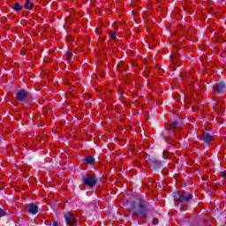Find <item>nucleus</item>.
Returning a JSON list of instances; mask_svg holds the SVG:
<instances>
[{
  "label": "nucleus",
  "instance_id": "obj_19",
  "mask_svg": "<svg viewBox=\"0 0 226 226\" xmlns=\"http://www.w3.org/2000/svg\"><path fill=\"white\" fill-rule=\"evenodd\" d=\"M165 151L163 152V158H164V160H167V156H165Z\"/></svg>",
  "mask_w": 226,
  "mask_h": 226
},
{
  "label": "nucleus",
  "instance_id": "obj_18",
  "mask_svg": "<svg viewBox=\"0 0 226 226\" xmlns=\"http://www.w3.org/2000/svg\"><path fill=\"white\" fill-rule=\"evenodd\" d=\"M52 226H59V223L57 222H54Z\"/></svg>",
  "mask_w": 226,
  "mask_h": 226
},
{
  "label": "nucleus",
  "instance_id": "obj_17",
  "mask_svg": "<svg viewBox=\"0 0 226 226\" xmlns=\"http://www.w3.org/2000/svg\"><path fill=\"white\" fill-rule=\"evenodd\" d=\"M153 223L154 225H158V219H154Z\"/></svg>",
  "mask_w": 226,
  "mask_h": 226
},
{
  "label": "nucleus",
  "instance_id": "obj_4",
  "mask_svg": "<svg viewBox=\"0 0 226 226\" xmlns=\"http://www.w3.org/2000/svg\"><path fill=\"white\" fill-rule=\"evenodd\" d=\"M64 216L68 226H77V221L72 213L64 214Z\"/></svg>",
  "mask_w": 226,
  "mask_h": 226
},
{
  "label": "nucleus",
  "instance_id": "obj_3",
  "mask_svg": "<svg viewBox=\"0 0 226 226\" xmlns=\"http://www.w3.org/2000/svg\"><path fill=\"white\" fill-rule=\"evenodd\" d=\"M193 195L190 193L180 194L178 192H174L175 200H179L180 202H188V200H192Z\"/></svg>",
  "mask_w": 226,
  "mask_h": 226
},
{
  "label": "nucleus",
  "instance_id": "obj_15",
  "mask_svg": "<svg viewBox=\"0 0 226 226\" xmlns=\"http://www.w3.org/2000/svg\"><path fill=\"white\" fill-rule=\"evenodd\" d=\"M72 57H73V54L72 53H67V59H72Z\"/></svg>",
  "mask_w": 226,
  "mask_h": 226
},
{
  "label": "nucleus",
  "instance_id": "obj_13",
  "mask_svg": "<svg viewBox=\"0 0 226 226\" xmlns=\"http://www.w3.org/2000/svg\"><path fill=\"white\" fill-rule=\"evenodd\" d=\"M5 215H6V212H4V210H3L2 208H0V217L5 216Z\"/></svg>",
  "mask_w": 226,
  "mask_h": 226
},
{
  "label": "nucleus",
  "instance_id": "obj_20",
  "mask_svg": "<svg viewBox=\"0 0 226 226\" xmlns=\"http://www.w3.org/2000/svg\"><path fill=\"white\" fill-rule=\"evenodd\" d=\"M173 135H176V133H175V132H173Z\"/></svg>",
  "mask_w": 226,
  "mask_h": 226
},
{
  "label": "nucleus",
  "instance_id": "obj_10",
  "mask_svg": "<svg viewBox=\"0 0 226 226\" xmlns=\"http://www.w3.org/2000/svg\"><path fill=\"white\" fill-rule=\"evenodd\" d=\"M176 126H177V121L172 122L171 124H165V128L167 130H174V128H176Z\"/></svg>",
  "mask_w": 226,
  "mask_h": 226
},
{
  "label": "nucleus",
  "instance_id": "obj_1",
  "mask_svg": "<svg viewBox=\"0 0 226 226\" xmlns=\"http://www.w3.org/2000/svg\"><path fill=\"white\" fill-rule=\"evenodd\" d=\"M131 211L132 213H133V215L141 216V218H146V214L147 213V207H146V201L142 200H137L135 203L132 205Z\"/></svg>",
  "mask_w": 226,
  "mask_h": 226
},
{
  "label": "nucleus",
  "instance_id": "obj_6",
  "mask_svg": "<svg viewBox=\"0 0 226 226\" xmlns=\"http://www.w3.org/2000/svg\"><path fill=\"white\" fill-rule=\"evenodd\" d=\"M27 98V92L26 90H20L17 94V99L19 102H22Z\"/></svg>",
  "mask_w": 226,
  "mask_h": 226
},
{
  "label": "nucleus",
  "instance_id": "obj_5",
  "mask_svg": "<svg viewBox=\"0 0 226 226\" xmlns=\"http://www.w3.org/2000/svg\"><path fill=\"white\" fill-rule=\"evenodd\" d=\"M213 89H214L215 94H216V93H219V94L225 93L226 85L221 81L214 85Z\"/></svg>",
  "mask_w": 226,
  "mask_h": 226
},
{
  "label": "nucleus",
  "instance_id": "obj_16",
  "mask_svg": "<svg viewBox=\"0 0 226 226\" xmlns=\"http://www.w3.org/2000/svg\"><path fill=\"white\" fill-rule=\"evenodd\" d=\"M222 177H226V170L221 172Z\"/></svg>",
  "mask_w": 226,
  "mask_h": 226
},
{
  "label": "nucleus",
  "instance_id": "obj_12",
  "mask_svg": "<svg viewBox=\"0 0 226 226\" xmlns=\"http://www.w3.org/2000/svg\"><path fill=\"white\" fill-rule=\"evenodd\" d=\"M25 8L26 10H31L33 8V4L31 0L26 1V3L25 4Z\"/></svg>",
  "mask_w": 226,
  "mask_h": 226
},
{
  "label": "nucleus",
  "instance_id": "obj_7",
  "mask_svg": "<svg viewBox=\"0 0 226 226\" xmlns=\"http://www.w3.org/2000/svg\"><path fill=\"white\" fill-rule=\"evenodd\" d=\"M28 213H30V215H36V213H38V206L34 203L28 204Z\"/></svg>",
  "mask_w": 226,
  "mask_h": 226
},
{
  "label": "nucleus",
  "instance_id": "obj_9",
  "mask_svg": "<svg viewBox=\"0 0 226 226\" xmlns=\"http://www.w3.org/2000/svg\"><path fill=\"white\" fill-rule=\"evenodd\" d=\"M85 162L86 163H87L88 165H94V157L91 156V155H87L85 158Z\"/></svg>",
  "mask_w": 226,
  "mask_h": 226
},
{
  "label": "nucleus",
  "instance_id": "obj_2",
  "mask_svg": "<svg viewBox=\"0 0 226 226\" xmlns=\"http://www.w3.org/2000/svg\"><path fill=\"white\" fill-rule=\"evenodd\" d=\"M83 183L88 188H94V186H96V184L98 183V178L92 175H87L83 178Z\"/></svg>",
  "mask_w": 226,
  "mask_h": 226
},
{
  "label": "nucleus",
  "instance_id": "obj_14",
  "mask_svg": "<svg viewBox=\"0 0 226 226\" xmlns=\"http://www.w3.org/2000/svg\"><path fill=\"white\" fill-rule=\"evenodd\" d=\"M117 35V34L116 32H113L110 36L113 40H116V36Z\"/></svg>",
  "mask_w": 226,
  "mask_h": 226
},
{
  "label": "nucleus",
  "instance_id": "obj_11",
  "mask_svg": "<svg viewBox=\"0 0 226 226\" xmlns=\"http://www.w3.org/2000/svg\"><path fill=\"white\" fill-rule=\"evenodd\" d=\"M22 8H23V7H22L21 4H19V3H16V4H14V5H13V10H14L15 11H21Z\"/></svg>",
  "mask_w": 226,
  "mask_h": 226
},
{
  "label": "nucleus",
  "instance_id": "obj_8",
  "mask_svg": "<svg viewBox=\"0 0 226 226\" xmlns=\"http://www.w3.org/2000/svg\"><path fill=\"white\" fill-rule=\"evenodd\" d=\"M201 139L202 140H204V142H207V144H209V142H213V137H211V134L207 132L204 133L201 136Z\"/></svg>",
  "mask_w": 226,
  "mask_h": 226
}]
</instances>
